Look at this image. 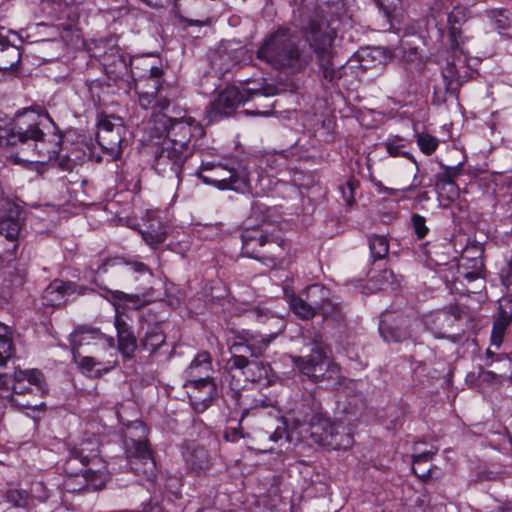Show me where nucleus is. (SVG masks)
<instances>
[{
    "mask_svg": "<svg viewBox=\"0 0 512 512\" xmlns=\"http://www.w3.org/2000/svg\"><path fill=\"white\" fill-rule=\"evenodd\" d=\"M62 141L63 135L59 131L54 132L50 139H46L43 133L39 139L33 140L35 157L28 161L44 162L56 158L61 151Z\"/></svg>",
    "mask_w": 512,
    "mask_h": 512,
    "instance_id": "22",
    "label": "nucleus"
},
{
    "mask_svg": "<svg viewBox=\"0 0 512 512\" xmlns=\"http://www.w3.org/2000/svg\"><path fill=\"white\" fill-rule=\"evenodd\" d=\"M73 292V285L63 281H53L43 293L47 305L58 306L65 302V297Z\"/></svg>",
    "mask_w": 512,
    "mask_h": 512,
    "instance_id": "28",
    "label": "nucleus"
},
{
    "mask_svg": "<svg viewBox=\"0 0 512 512\" xmlns=\"http://www.w3.org/2000/svg\"><path fill=\"white\" fill-rule=\"evenodd\" d=\"M303 37L316 55L321 75L329 82L334 81L336 69L333 63V42L336 31L325 19L322 11L316 10L302 27Z\"/></svg>",
    "mask_w": 512,
    "mask_h": 512,
    "instance_id": "4",
    "label": "nucleus"
},
{
    "mask_svg": "<svg viewBox=\"0 0 512 512\" xmlns=\"http://www.w3.org/2000/svg\"><path fill=\"white\" fill-rule=\"evenodd\" d=\"M211 372V356L206 351L198 353L186 370L188 378L186 383H191L194 387L204 390V395H199V391L196 389L189 391V400L196 412L206 410L217 395V387L210 376Z\"/></svg>",
    "mask_w": 512,
    "mask_h": 512,
    "instance_id": "6",
    "label": "nucleus"
},
{
    "mask_svg": "<svg viewBox=\"0 0 512 512\" xmlns=\"http://www.w3.org/2000/svg\"><path fill=\"white\" fill-rule=\"evenodd\" d=\"M460 167H447L442 173L438 174L436 184H446L455 182V178L461 173Z\"/></svg>",
    "mask_w": 512,
    "mask_h": 512,
    "instance_id": "50",
    "label": "nucleus"
},
{
    "mask_svg": "<svg viewBox=\"0 0 512 512\" xmlns=\"http://www.w3.org/2000/svg\"><path fill=\"white\" fill-rule=\"evenodd\" d=\"M341 190L346 203L350 205L354 201L353 185L350 182H348L345 187L341 188Z\"/></svg>",
    "mask_w": 512,
    "mask_h": 512,
    "instance_id": "56",
    "label": "nucleus"
},
{
    "mask_svg": "<svg viewBox=\"0 0 512 512\" xmlns=\"http://www.w3.org/2000/svg\"><path fill=\"white\" fill-rule=\"evenodd\" d=\"M163 69L156 66H151L148 76H140L135 82V92H140L141 84L144 85V91L152 90L153 92H162L163 86L161 84V76Z\"/></svg>",
    "mask_w": 512,
    "mask_h": 512,
    "instance_id": "33",
    "label": "nucleus"
},
{
    "mask_svg": "<svg viewBox=\"0 0 512 512\" xmlns=\"http://www.w3.org/2000/svg\"><path fill=\"white\" fill-rule=\"evenodd\" d=\"M70 344L72 351L74 348L80 350L84 345H101L102 348H107L110 351V356L113 357V338L105 337L98 329L79 327L70 335Z\"/></svg>",
    "mask_w": 512,
    "mask_h": 512,
    "instance_id": "18",
    "label": "nucleus"
},
{
    "mask_svg": "<svg viewBox=\"0 0 512 512\" xmlns=\"http://www.w3.org/2000/svg\"><path fill=\"white\" fill-rule=\"evenodd\" d=\"M115 328L117 330V335H121L122 331H131L129 325L126 323V321L123 319V317L119 314H116L115 316V322H114Z\"/></svg>",
    "mask_w": 512,
    "mask_h": 512,
    "instance_id": "54",
    "label": "nucleus"
},
{
    "mask_svg": "<svg viewBox=\"0 0 512 512\" xmlns=\"http://www.w3.org/2000/svg\"><path fill=\"white\" fill-rule=\"evenodd\" d=\"M130 469L138 476L152 480L156 465L146 442L130 439L126 441Z\"/></svg>",
    "mask_w": 512,
    "mask_h": 512,
    "instance_id": "14",
    "label": "nucleus"
},
{
    "mask_svg": "<svg viewBox=\"0 0 512 512\" xmlns=\"http://www.w3.org/2000/svg\"><path fill=\"white\" fill-rule=\"evenodd\" d=\"M81 451H83V449H81ZM76 460L81 461L84 466L89 465L91 462H92V464L94 466H97V462H99V460L97 459V455L96 454L93 455L92 458L90 459L88 456H82V452H80L79 455L71 458L68 461V464H71L72 462H74Z\"/></svg>",
    "mask_w": 512,
    "mask_h": 512,
    "instance_id": "53",
    "label": "nucleus"
},
{
    "mask_svg": "<svg viewBox=\"0 0 512 512\" xmlns=\"http://www.w3.org/2000/svg\"><path fill=\"white\" fill-rule=\"evenodd\" d=\"M340 426L333 423L322 413H315L309 420V433L311 439L318 445L329 449H347L351 446L352 438L349 434L339 431Z\"/></svg>",
    "mask_w": 512,
    "mask_h": 512,
    "instance_id": "9",
    "label": "nucleus"
},
{
    "mask_svg": "<svg viewBox=\"0 0 512 512\" xmlns=\"http://www.w3.org/2000/svg\"><path fill=\"white\" fill-rule=\"evenodd\" d=\"M244 102V95L237 86H228L222 90L210 104L208 117L210 121L230 116Z\"/></svg>",
    "mask_w": 512,
    "mask_h": 512,
    "instance_id": "15",
    "label": "nucleus"
},
{
    "mask_svg": "<svg viewBox=\"0 0 512 512\" xmlns=\"http://www.w3.org/2000/svg\"><path fill=\"white\" fill-rule=\"evenodd\" d=\"M284 430L282 428H277L271 435L270 439L274 442H277L283 437Z\"/></svg>",
    "mask_w": 512,
    "mask_h": 512,
    "instance_id": "58",
    "label": "nucleus"
},
{
    "mask_svg": "<svg viewBox=\"0 0 512 512\" xmlns=\"http://www.w3.org/2000/svg\"><path fill=\"white\" fill-rule=\"evenodd\" d=\"M436 189L441 197H446L447 200H454L459 195V188L455 182L446 184H436Z\"/></svg>",
    "mask_w": 512,
    "mask_h": 512,
    "instance_id": "48",
    "label": "nucleus"
},
{
    "mask_svg": "<svg viewBox=\"0 0 512 512\" xmlns=\"http://www.w3.org/2000/svg\"><path fill=\"white\" fill-rule=\"evenodd\" d=\"M182 457L189 472L199 475L207 471L212 463L209 452L194 441L182 445Z\"/></svg>",
    "mask_w": 512,
    "mask_h": 512,
    "instance_id": "17",
    "label": "nucleus"
},
{
    "mask_svg": "<svg viewBox=\"0 0 512 512\" xmlns=\"http://www.w3.org/2000/svg\"><path fill=\"white\" fill-rule=\"evenodd\" d=\"M165 342V336L158 329L154 328L147 332L141 343L150 352H155Z\"/></svg>",
    "mask_w": 512,
    "mask_h": 512,
    "instance_id": "45",
    "label": "nucleus"
},
{
    "mask_svg": "<svg viewBox=\"0 0 512 512\" xmlns=\"http://www.w3.org/2000/svg\"><path fill=\"white\" fill-rule=\"evenodd\" d=\"M507 22H508V19L507 18H504V19H497L495 21V24L498 28H505L507 26Z\"/></svg>",
    "mask_w": 512,
    "mask_h": 512,
    "instance_id": "61",
    "label": "nucleus"
},
{
    "mask_svg": "<svg viewBox=\"0 0 512 512\" xmlns=\"http://www.w3.org/2000/svg\"><path fill=\"white\" fill-rule=\"evenodd\" d=\"M438 449L434 448L428 451H421L416 455H413V472L421 479H426L430 475L431 469H424L419 472V466L432 460L433 456L437 453Z\"/></svg>",
    "mask_w": 512,
    "mask_h": 512,
    "instance_id": "42",
    "label": "nucleus"
},
{
    "mask_svg": "<svg viewBox=\"0 0 512 512\" xmlns=\"http://www.w3.org/2000/svg\"><path fill=\"white\" fill-rule=\"evenodd\" d=\"M239 88L243 92L244 102L257 96H272L276 92L275 87L268 84L264 78L246 80L241 83Z\"/></svg>",
    "mask_w": 512,
    "mask_h": 512,
    "instance_id": "27",
    "label": "nucleus"
},
{
    "mask_svg": "<svg viewBox=\"0 0 512 512\" xmlns=\"http://www.w3.org/2000/svg\"><path fill=\"white\" fill-rule=\"evenodd\" d=\"M140 233L146 244L153 249L162 244L167 237L166 227L158 220H152L147 229L141 230Z\"/></svg>",
    "mask_w": 512,
    "mask_h": 512,
    "instance_id": "32",
    "label": "nucleus"
},
{
    "mask_svg": "<svg viewBox=\"0 0 512 512\" xmlns=\"http://www.w3.org/2000/svg\"><path fill=\"white\" fill-rule=\"evenodd\" d=\"M290 306L293 312L303 319H310L317 313L315 308L310 305L306 296H294L290 300Z\"/></svg>",
    "mask_w": 512,
    "mask_h": 512,
    "instance_id": "38",
    "label": "nucleus"
},
{
    "mask_svg": "<svg viewBox=\"0 0 512 512\" xmlns=\"http://www.w3.org/2000/svg\"><path fill=\"white\" fill-rule=\"evenodd\" d=\"M3 365H0V367H2ZM9 379L7 377L6 374H1L0 373V393H2L3 391H7L9 389Z\"/></svg>",
    "mask_w": 512,
    "mask_h": 512,
    "instance_id": "57",
    "label": "nucleus"
},
{
    "mask_svg": "<svg viewBox=\"0 0 512 512\" xmlns=\"http://www.w3.org/2000/svg\"><path fill=\"white\" fill-rule=\"evenodd\" d=\"M270 340L258 337L248 330L234 333L227 341L230 358L226 362L229 372L244 370L251 365H258L257 359L261 357L269 345Z\"/></svg>",
    "mask_w": 512,
    "mask_h": 512,
    "instance_id": "7",
    "label": "nucleus"
},
{
    "mask_svg": "<svg viewBox=\"0 0 512 512\" xmlns=\"http://www.w3.org/2000/svg\"><path fill=\"white\" fill-rule=\"evenodd\" d=\"M8 214L0 216V234L9 240H15L20 232V210L15 204L6 202Z\"/></svg>",
    "mask_w": 512,
    "mask_h": 512,
    "instance_id": "25",
    "label": "nucleus"
},
{
    "mask_svg": "<svg viewBox=\"0 0 512 512\" xmlns=\"http://www.w3.org/2000/svg\"><path fill=\"white\" fill-rule=\"evenodd\" d=\"M416 187V185H414L413 183L409 184L408 186L404 187L402 189V191L406 192V191H411L413 190L414 188Z\"/></svg>",
    "mask_w": 512,
    "mask_h": 512,
    "instance_id": "64",
    "label": "nucleus"
},
{
    "mask_svg": "<svg viewBox=\"0 0 512 512\" xmlns=\"http://www.w3.org/2000/svg\"><path fill=\"white\" fill-rule=\"evenodd\" d=\"M450 5L448 0H435L434 3L430 7V15L436 25L438 24V18H443L445 15L447 16Z\"/></svg>",
    "mask_w": 512,
    "mask_h": 512,
    "instance_id": "47",
    "label": "nucleus"
},
{
    "mask_svg": "<svg viewBox=\"0 0 512 512\" xmlns=\"http://www.w3.org/2000/svg\"><path fill=\"white\" fill-rule=\"evenodd\" d=\"M447 26L450 41V49L457 52L465 42L462 35V26L468 19V9L461 5H456L447 13Z\"/></svg>",
    "mask_w": 512,
    "mask_h": 512,
    "instance_id": "20",
    "label": "nucleus"
},
{
    "mask_svg": "<svg viewBox=\"0 0 512 512\" xmlns=\"http://www.w3.org/2000/svg\"><path fill=\"white\" fill-rule=\"evenodd\" d=\"M72 354H73V359H74L75 363L79 366V368L84 373L91 374L94 371V368L96 366H103L102 369H97L95 371L94 375L96 377L101 376V374H102L101 372L106 373V372L110 371L116 364V360L114 359V356L111 357L112 359H110V360L102 361L100 359H96L95 357L82 355L80 350H77L75 348H74V351H72Z\"/></svg>",
    "mask_w": 512,
    "mask_h": 512,
    "instance_id": "24",
    "label": "nucleus"
},
{
    "mask_svg": "<svg viewBox=\"0 0 512 512\" xmlns=\"http://www.w3.org/2000/svg\"><path fill=\"white\" fill-rule=\"evenodd\" d=\"M144 85L141 84L140 92H136L138 95V101L142 108H149L154 102L155 98L158 97L156 105L160 107L161 110L168 108L170 101L168 99V94L162 97V92H153L152 90L144 91Z\"/></svg>",
    "mask_w": 512,
    "mask_h": 512,
    "instance_id": "35",
    "label": "nucleus"
},
{
    "mask_svg": "<svg viewBox=\"0 0 512 512\" xmlns=\"http://www.w3.org/2000/svg\"><path fill=\"white\" fill-rule=\"evenodd\" d=\"M12 385V394L10 395L9 401L11 405L22 409H36L38 406H43V403L37 404L29 401L21 402L17 396L29 393L31 390L24 383L28 382L29 385H33L36 389L44 393L46 390V384L44 376L41 371L37 369L31 370H16L14 372Z\"/></svg>",
    "mask_w": 512,
    "mask_h": 512,
    "instance_id": "13",
    "label": "nucleus"
},
{
    "mask_svg": "<svg viewBox=\"0 0 512 512\" xmlns=\"http://www.w3.org/2000/svg\"><path fill=\"white\" fill-rule=\"evenodd\" d=\"M245 113L246 114H255V115H264V116L269 115L268 112H250L249 110H245Z\"/></svg>",
    "mask_w": 512,
    "mask_h": 512,
    "instance_id": "63",
    "label": "nucleus"
},
{
    "mask_svg": "<svg viewBox=\"0 0 512 512\" xmlns=\"http://www.w3.org/2000/svg\"><path fill=\"white\" fill-rule=\"evenodd\" d=\"M118 347L120 352L127 358H131L136 350L137 341L131 331H122L118 335Z\"/></svg>",
    "mask_w": 512,
    "mask_h": 512,
    "instance_id": "44",
    "label": "nucleus"
},
{
    "mask_svg": "<svg viewBox=\"0 0 512 512\" xmlns=\"http://www.w3.org/2000/svg\"><path fill=\"white\" fill-rule=\"evenodd\" d=\"M369 249L374 261L381 260L386 257L389 252V242L386 237L373 235L369 237Z\"/></svg>",
    "mask_w": 512,
    "mask_h": 512,
    "instance_id": "40",
    "label": "nucleus"
},
{
    "mask_svg": "<svg viewBox=\"0 0 512 512\" xmlns=\"http://www.w3.org/2000/svg\"><path fill=\"white\" fill-rule=\"evenodd\" d=\"M301 356H293L292 362L297 369L311 381L332 382L337 384L340 378V367L328 355V347L322 336L315 332L305 336Z\"/></svg>",
    "mask_w": 512,
    "mask_h": 512,
    "instance_id": "2",
    "label": "nucleus"
},
{
    "mask_svg": "<svg viewBox=\"0 0 512 512\" xmlns=\"http://www.w3.org/2000/svg\"><path fill=\"white\" fill-rule=\"evenodd\" d=\"M185 387L188 389L187 390V393L189 394V391H193L194 389H196L197 391H199V395H204L203 394V391L202 389H200L199 387H194V385H192L191 383H185Z\"/></svg>",
    "mask_w": 512,
    "mask_h": 512,
    "instance_id": "60",
    "label": "nucleus"
},
{
    "mask_svg": "<svg viewBox=\"0 0 512 512\" xmlns=\"http://www.w3.org/2000/svg\"><path fill=\"white\" fill-rule=\"evenodd\" d=\"M374 2L390 24L392 19L400 14L402 0H374Z\"/></svg>",
    "mask_w": 512,
    "mask_h": 512,
    "instance_id": "43",
    "label": "nucleus"
},
{
    "mask_svg": "<svg viewBox=\"0 0 512 512\" xmlns=\"http://www.w3.org/2000/svg\"><path fill=\"white\" fill-rule=\"evenodd\" d=\"M372 182H373L374 186L378 189V191L381 193H386L390 196H394L397 194V191H398L397 189L386 187L379 180L372 179Z\"/></svg>",
    "mask_w": 512,
    "mask_h": 512,
    "instance_id": "55",
    "label": "nucleus"
},
{
    "mask_svg": "<svg viewBox=\"0 0 512 512\" xmlns=\"http://www.w3.org/2000/svg\"><path fill=\"white\" fill-rule=\"evenodd\" d=\"M459 274L467 281H475L483 277L484 263L481 258L462 256L458 264Z\"/></svg>",
    "mask_w": 512,
    "mask_h": 512,
    "instance_id": "30",
    "label": "nucleus"
},
{
    "mask_svg": "<svg viewBox=\"0 0 512 512\" xmlns=\"http://www.w3.org/2000/svg\"><path fill=\"white\" fill-rule=\"evenodd\" d=\"M511 319L512 316L503 311H501L499 316L495 319L491 333V343L495 347L499 348L502 344L504 335L511 322Z\"/></svg>",
    "mask_w": 512,
    "mask_h": 512,
    "instance_id": "36",
    "label": "nucleus"
},
{
    "mask_svg": "<svg viewBox=\"0 0 512 512\" xmlns=\"http://www.w3.org/2000/svg\"><path fill=\"white\" fill-rule=\"evenodd\" d=\"M504 283L507 286H512V262L509 263L508 272H507V275H506V277L504 279Z\"/></svg>",
    "mask_w": 512,
    "mask_h": 512,
    "instance_id": "59",
    "label": "nucleus"
},
{
    "mask_svg": "<svg viewBox=\"0 0 512 512\" xmlns=\"http://www.w3.org/2000/svg\"><path fill=\"white\" fill-rule=\"evenodd\" d=\"M7 501L12 503L15 507H24L27 504L28 494L24 490H9L7 492Z\"/></svg>",
    "mask_w": 512,
    "mask_h": 512,
    "instance_id": "49",
    "label": "nucleus"
},
{
    "mask_svg": "<svg viewBox=\"0 0 512 512\" xmlns=\"http://www.w3.org/2000/svg\"><path fill=\"white\" fill-rule=\"evenodd\" d=\"M179 122H185L191 127V137L195 132L201 131L200 125L191 117L171 118L164 113H156L152 116L148 132L151 140L171 138L172 127Z\"/></svg>",
    "mask_w": 512,
    "mask_h": 512,
    "instance_id": "16",
    "label": "nucleus"
},
{
    "mask_svg": "<svg viewBox=\"0 0 512 512\" xmlns=\"http://www.w3.org/2000/svg\"><path fill=\"white\" fill-rule=\"evenodd\" d=\"M46 123H53V120L45 109L40 106L23 108L15 113L12 121L0 125V145L9 147L37 140Z\"/></svg>",
    "mask_w": 512,
    "mask_h": 512,
    "instance_id": "5",
    "label": "nucleus"
},
{
    "mask_svg": "<svg viewBox=\"0 0 512 512\" xmlns=\"http://www.w3.org/2000/svg\"><path fill=\"white\" fill-rule=\"evenodd\" d=\"M18 35L0 28V71L13 68L20 61V51L15 41Z\"/></svg>",
    "mask_w": 512,
    "mask_h": 512,
    "instance_id": "21",
    "label": "nucleus"
},
{
    "mask_svg": "<svg viewBox=\"0 0 512 512\" xmlns=\"http://www.w3.org/2000/svg\"><path fill=\"white\" fill-rule=\"evenodd\" d=\"M171 138L155 142L154 169L157 173L179 182L183 164L190 154L191 127L185 122L176 123Z\"/></svg>",
    "mask_w": 512,
    "mask_h": 512,
    "instance_id": "3",
    "label": "nucleus"
},
{
    "mask_svg": "<svg viewBox=\"0 0 512 512\" xmlns=\"http://www.w3.org/2000/svg\"><path fill=\"white\" fill-rule=\"evenodd\" d=\"M43 10L49 14L62 10L68 5L67 0H42Z\"/></svg>",
    "mask_w": 512,
    "mask_h": 512,
    "instance_id": "52",
    "label": "nucleus"
},
{
    "mask_svg": "<svg viewBox=\"0 0 512 512\" xmlns=\"http://www.w3.org/2000/svg\"><path fill=\"white\" fill-rule=\"evenodd\" d=\"M98 273H112L119 276L120 280L127 284H132L138 280L144 283L140 285V289L151 291L152 288H147V284L151 283L153 278L152 271L142 262H126L119 257L107 258L102 260V263L97 267Z\"/></svg>",
    "mask_w": 512,
    "mask_h": 512,
    "instance_id": "10",
    "label": "nucleus"
},
{
    "mask_svg": "<svg viewBox=\"0 0 512 512\" xmlns=\"http://www.w3.org/2000/svg\"><path fill=\"white\" fill-rule=\"evenodd\" d=\"M453 53V60L447 62V65L442 69V75L446 82V88L448 91L455 93L462 84V75L460 70L465 68L466 56L462 47L460 50Z\"/></svg>",
    "mask_w": 512,
    "mask_h": 512,
    "instance_id": "23",
    "label": "nucleus"
},
{
    "mask_svg": "<svg viewBox=\"0 0 512 512\" xmlns=\"http://www.w3.org/2000/svg\"><path fill=\"white\" fill-rule=\"evenodd\" d=\"M417 145L419 146L420 150L426 154L431 155L435 152V150L438 147V139L432 135L426 134V133H420L416 137Z\"/></svg>",
    "mask_w": 512,
    "mask_h": 512,
    "instance_id": "46",
    "label": "nucleus"
},
{
    "mask_svg": "<svg viewBox=\"0 0 512 512\" xmlns=\"http://www.w3.org/2000/svg\"><path fill=\"white\" fill-rule=\"evenodd\" d=\"M306 296L310 305H312L318 313L327 315L331 305V293L326 287L314 284L309 286L303 293Z\"/></svg>",
    "mask_w": 512,
    "mask_h": 512,
    "instance_id": "26",
    "label": "nucleus"
},
{
    "mask_svg": "<svg viewBox=\"0 0 512 512\" xmlns=\"http://www.w3.org/2000/svg\"><path fill=\"white\" fill-rule=\"evenodd\" d=\"M13 354L12 328L0 322V365H6Z\"/></svg>",
    "mask_w": 512,
    "mask_h": 512,
    "instance_id": "34",
    "label": "nucleus"
},
{
    "mask_svg": "<svg viewBox=\"0 0 512 512\" xmlns=\"http://www.w3.org/2000/svg\"><path fill=\"white\" fill-rule=\"evenodd\" d=\"M198 176L203 182L219 189L244 191L248 186L247 175L243 169L222 163H202Z\"/></svg>",
    "mask_w": 512,
    "mask_h": 512,
    "instance_id": "8",
    "label": "nucleus"
},
{
    "mask_svg": "<svg viewBox=\"0 0 512 512\" xmlns=\"http://www.w3.org/2000/svg\"><path fill=\"white\" fill-rule=\"evenodd\" d=\"M125 134L126 128L121 118L105 116L100 119L97 141L104 153L112 160H117L121 156Z\"/></svg>",
    "mask_w": 512,
    "mask_h": 512,
    "instance_id": "11",
    "label": "nucleus"
},
{
    "mask_svg": "<svg viewBox=\"0 0 512 512\" xmlns=\"http://www.w3.org/2000/svg\"><path fill=\"white\" fill-rule=\"evenodd\" d=\"M241 238L242 253L248 257L255 259L267 258L274 261L282 254L281 245L269 239L257 228L245 229Z\"/></svg>",
    "mask_w": 512,
    "mask_h": 512,
    "instance_id": "12",
    "label": "nucleus"
},
{
    "mask_svg": "<svg viewBox=\"0 0 512 512\" xmlns=\"http://www.w3.org/2000/svg\"><path fill=\"white\" fill-rule=\"evenodd\" d=\"M379 330L386 342H401L412 336L411 327L405 326L403 320L397 326H392L387 320H381Z\"/></svg>",
    "mask_w": 512,
    "mask_h": 512,
    "instance_id": "29",
    "label": "nucleus"
},
{
    "mask_svg": "<svg viewBox=\"0 0 512 512\" xmlns=\"http://www.w3.org/2000/svg\"><path fill=\"white\" fill-rule=\"evenodd\" d=\"M258 406L265 408V407L270 406V404L268 403L267 400L261 399V400H256V403L253 406V408L258 407Z\"/></svg>",
    "mask_w": 512,
    "mask_h": 512,
    "instance_id": "62",
    "label": "nucleus"
},
{
    "mask_svg": "<svg viewBox=\"0 0 512 512\" xmlns=\"http://www.w3.org/2000/svg\"><path fill=\"white\" fill-rule=\"evenodd\" d=\"M412 224L414 227V231L418 238L422 239L428 233V228L426 226V220L423 216L414 214L412 216Z\"/></svg>",
    "mask_w": 512,
    "mask_h": 512,
    "instance_id": "51",
    "label": "nucleus"
},
{
    "mask_svg": "<svg viewBox=\"0 0 512 512\" xmlns=\"http://www.w3.org/2000/svg\"><path fill=\"white\" fill-rule=\"evenodd\" d=\"M108 293L114 300L122 301L124 303H132L134 308H140L149 302L147 299L149 292H143L142 294H127L119 290H110Z\"/></svg>",
    "mask_w": 512,
    "mask_h": 512,
    "instance_id": "41",
    "label": "nucleus"
},
{
    "mask_svg": "<svg viewBox=\"0 0 512 512\" xmlns=\"http://www.w3.org/2000/svg\"><path fill=\"white\" fill-rule=\"evenodd\" d=\"M509 366H510V363L508 361H504L502 368L495 367L494 370L480 369V371L478 373V379H479V381L488 383V384L500 383L504 379L509 377V375H508Z\"/></svg>",
    "mask_w": 512,
    "mask_h": 512,
    "instance_id": "37",
    "label": "nucleus"
},
{
    "mask_svg": "<svg viewBox=\"0 0 512 512\" xmlns=\"http://www.w3.org/2000/svg\"><path fill=\"white\" fill-rule=\"evenodd\" d=\"M257 58L291 74L305 70L312 60L311 54L300 48L297 34L285 27L278 28L263 41Z\"/></svg>",
    "mask_w": 512,
    "mask_h": 512,
    "instance_id": "1",
    "label": "nucleus"
},
{
    "mask_svg": "<svg viewBox=\"0 0 512 512\" xmlns=\"http://www.w3.org/2000/svg\"><path fill=\"white\" fill-rule=\"evenodd\" d=\"M244 54L243 47L235 48L231 43H223L211 54V65L219 73H225L240 63Z\"/></svg>",
    "mask_w": 512,
    "mask_h": 512,
    "instance_id": "19",
    "label": "nucleus"
},
{
    "mask_svg": "<svg viewBox=\"0 0 512 512\" xmlns=\"http://www.w3.org/2000/svg\"><path fill=\"white\" fill-rule=\"evenodd\" d=\"M82 472V477L87 481L86 489H96L100 488L104 485V481L106 479V470L105 466L102 468H93L87 467Z\"/></svg>",
    "mask_w": 512,
    "mask_h": 512,
    "instance_id": "39",
    "label": "nucleus"
},
{
    "mask_svg": "<svg viewBox=\"0 0 512 512\" xmlns=\"http://www.w3.org/2000/svg\"><path fill=\"white\" fill-rule=\"evenodd\" d=\"M402 141V138L400 136H395L393 139H389L385 143V148L387 153L392 157L397 156H404L410 160V163H408L405 167H403V170L405 173H407L409 176L413 177V180L416 179L417 173H418V165L416 161L414 160L413 156H411L408 152H402L400 149L403 147L402 144L399 142Z\"/></svg>",
    "mask_w": 512,
    "mask_h": 512,
    "instance_id": "31",
    "label": "nucleus"
}]
</instances>
